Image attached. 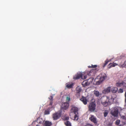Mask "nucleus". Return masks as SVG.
I'll use <instances>...</instances> for the list:
<instances>
[{
  "mask_svg": "<svg viewBox=\"0 0 126 126\" xmlns=\"http://www.w3.org/2000/svg\"><path fill=\"white\" fill-rule=\"evenodd\" d=\"M107 77L106 75L105 74L102 77L98 76L94 79V81L97 85H99L104 81Z\"/></svg>",
  "mask_w": 126,
  "mask_h": 126,
  "instance_id": "1",
  "label": "nucleus"
},
{
  "mask_svg": "<svg viewBox=\"0 0 126 126\" xmlns=\"http://www.w3.org/2000/svg\"><path fill=\"white\" fill-rule=\"evenodd\" d=\"M109 100V98L106 96H103L101 99V103L104 107H106L108 105Z\"/></svg>",
  "mask_w": 126,
  "mask_h": 126,
  "instance_id": "2",
  "label": "nucleus"
},
{
  "mask_svg": "<svg viewBox=\"0 0 126 126\" xmlns=\"http://www.w3.org/2000/svg\"><path fill=\"white\" fill-rule=\"evenodd\" d=\"M71 112H74L75 114L74 116V119L76 120H78V115L76 114H78V109L77 108L76 106L72 105L71 106Z\"/></svg>",
  "mask_w": 126,
  "mask_h": 126,
  "instance_id": "3",
  "label": "nucleus"
},
{
  "mask_svg": "<svg viewBox=\"0 0 126 126\" xmlns=\"http://www.w3.org/2000/svg\"><path fill=\"white\" fill-rule=\"evenodd\" d=\"M93 79L91 78H90L88 80L83 81L82 83L83 87H85L89 85L93 81Z\"/></svg>",
  "mask_w": 126,
  "mask_h": 126,
  "instance_id": "4",
  "label": "nucleus"
},
{
  "mask_svg": "<svg viewBox=\"0 0 126 126\" xmlns=\"http://www.w3.org/2000/svg\"><path fill=\"white\" fill-rule=\"evenodd\" d=\"M96 105L94 102L90 103L88 106L89 110L91 112L94 111L95 109Z\"/></svg>",
  "mask_w": 126,
  "mask_h": 126,
  "instance_id": "5",
  "label": "nucleus"
},
{
  "mask_svg": "<svg viewBox=\"0 0 126 126\" xmlns=\"http://www.w3.org/2000/svg\"><path fill=\"white\" fill-rule=\"evenodd\" d=\"M61 116L60 112H57L53 113L52 115V118L54 120H57L60 118Z\"/></svg>",
  "mask_w": 126,
  "mask_h": 126,
  "instance_id": "6",
  "label": "nucleus"
},
{
  "mask_svg": "<svg viewBox=\"0 0 126 126\" xmlns=\"http://www.w3.org/2000/svg\"><path fill=\"white\" fill-rule=\"evenodd\" d=\"M98 69H91L90 71H88L87 74L89 76H93L94 75L97 71H98Z\"/></svg>",
  "mask_w": 126,
  "mask_h": 126,
  "instance_id": "7",
  "label": "nucleus"
},
{
  "mask_svg": "<svg viewBox=\"0 0 126 126\" xmlns=\"http://www.w3.org/2000/svg\"><path fill=\"white\" fill-rule=\"evenodd\" d=\"M118 112V109L115 108L111 111V113L112 115L114 117H115L117 115Z\"/></svg>",
  "mask_w": 126,
  "mask_h": 126,
  "instance_id": "8",
  "label": "nucleus"
},
{
  "mask_svg": "<svg viewBox=\"0 0 126 126\" xmlns=\"http://www.w3.org/2000/svg\"><path fill=\"white\" fill-rule=\"evenodd\" d=\"M69 106V104L68 102H65L62 104L61 108L62 109L66 110L67 109Z\"/></svg>",
  "mask_w": 126,
  "mask_h": 126,
  "instance_id": "9",
  "label": "nucleus"
},
{
  "mask_svg": "<svg viewBox=\"0 0 126 126\" xmlns=\"http://www.w3.org/2000/svg\"><path fill=\"white\" fill-rule=\"evenodd\" d=\"M90 120L92 122L95 124L97 123V121L96 118L94 115H91V116L89 118Z\"/></svg>",
  "mask_w": 126,
  "mask_h": 126,
  "instance_id": "10",
  "label": "nucleus"
},
{
  "mask_svg": "<svg viewBox=\"0 0 126 126\" xmlns=\"http://www.w3.org/2000/svg\"><path fill=\"white\" fill-rule=\"evenodd\" d=\"M118 66L121 68H126V61L124 62H121L119 64Z\"/></svg>",
  "mask_w": 126,
  "mask_h": 126,
  "instance_id": "11",
  "label": "nucleus"
},
{
  "mask_svg": "<svg viewBox=\"0 0 126 126\" xmlns=\"http://www.w3.org/2000/svg\"><path fill=\"white\" fill-rule=\"evenodd\" d=\"M80 100L84 104L86 105L87 104L88 100L86 97L82 96V98Z\"/></svg>",
  "mask_w": 126,
  "mask_h": 126,
  "instance_id": "12",
  "label": "nucleus"
},
{
  "mask_svg": "<svg viewBox=\"0 0 126 126\" xmlns=\"http://www.w3.org/2000/svg\"><path fill=\"white\" fill-rule=\"evenodd\" d=\"M110 92V87H108L103 91V93L105 94H107Z\"/></svg>",
  "mask_w": 126,
  "mask_h": 126,
  "instance_id": "13",
  "label": "nucleus"
},
{
  "mask_svg": "<svg viewBox=\"0 0 126 126\" xmlns=\"http://www.w3.org/2000/svg\"><path fill=\"white\" fill-rule=\"evenodd\" d=\"M81 76H82V73H80L76 75L73 77V79H79L80 78H81Z\"/></svg>",
  "mask_w": 126,
  "mask_h": 126,
  "instance_id": "14",
  "label": "nucleus"
},
{
  "mask_svg": "<svg viewBox=\"0 0 126 126\" xmlns=\"http://www.w3.org/2000/svg\"><path fill=\"white\" fill-rule=\"evenodd\" d=\"M37 121L38 123L40 124H44V122L42 118L40 117H38L37 119Z\"/></svg>",
  "mask_w": 126,
  "mask_h": 126,
  "instance_id": "15",
  "label": "nucleus"
},
{
  "mask_svg": "<svg viewBox=\"0 0 126 126\" xmlns=\"http://www.w3.org/2000/svg\"><path fill=\"white\" fill-rule=\"evenodd\" d=\"M43 125L45 126H50L52 125L51 123L48 121L44 122Z\"/></svg>",
  "mask_w": 126,
  "mask_h": 126,
  "instance_id": "16",
  "label": "nucleus"
},
{
  "mask_svg": "<svg viewBox=\"0 0 126 126\" xmlns=\"http://www.w3.org/2000/svg\"><path fill=\"white\" fill-rule=\"evenodd\" d=\"M118 65L117 64L113 63H110L108 65V68H111L114 67L116 66H117Z\"/></svg>",
  "mask_w": 126,
  "mask_h": 126,
  "instance_id": "17",
  "label": "nucleus"
},
{
  "mask_svg": "<svg viewBox=\"0 0 126 126\" xmlns=\"http://www.w3.org/2000/svg\"><path fill=\"white\" fill-rule=\"evenodd\" d=\"M94 94L96 97H99L101 95V94L99 92L97 91L94 90Z\"/></svg>",
  "mask_w": 126,
  "mask_h": 126,
  "instance_id": "18",
  "label": "nucleus"
},
{
  "mask_svg": "<svg viewBox=\"0 0 126 126\" xmlns=\"http://www.w3.org/2000/svg\"><path fill=\"white\" fill-rule=\"evenodd\" d=\"M66 85L67 88L70 89L72 88L73 84L72 83L70 84L69 83H67L66 84Z\"/></svg>",
  "mask_w": 126,
  "mask_h": 126,
  "instance_id": "19",
  "label": "nucleus"
},
{
  "mask_svg": "<svg viewBox=\"0 0 126 126\" xmlns=\"http://www.w3.org/2000/svg\"><path fill=\"white\" fill-rule=\"evenodd\" d=\"M109 113V111L108 110H104L103 112L104 116V117H106L107 116V115Z\"/></svg>",
  "mask_w": 126,
  "mask_h": 126,
  "instance_id": "20",
  "label": "nucleus"
},
{
  "mask_svg": "<svg viewBox=\"0 0 126 126\" xmlns=\"http://www.w3.org/2000/svg\"><path fill=\"white\" fill-rule=\"evenodd\" d=\"M116 85L118 87H121L123 86V81L122 82H118L116 83Z\"/></svg>",
  "mask_w": 126,
  "mask_h": 126,
  "instance_id": "21",
  "label": "nucleus"
},
{
  "mask_svg": "<svg viewBox=\"0 0 126 126\" xmlns=\"http://www.w3.org/2000/svg\"><path fill=\"white\" fill-rule=\"evenodd\" d=\"M82 90L81 87L79 86H78L76 88V92L79 93L81 92Z\"/></svg>",
  "mask_w": 126,
  "mask_h": 126,
  "instance_id": "22",
  "label": "nucleus"
},
{
  "mask_svg": "<svg viewBox=\"0 0 126 126\" xmlns=\"http://www.w3.org/2000/svg\"><path fill=\"white\" fill-rule=\"evenodd\" d=\"M111 61V59H110L109 60L107 59L105 62V63L103 64V67H104L106 65L108 64L109 62H110Z\"/></svg>",
  "mask_w": 126,
  "mask_h": 126,
  "instance_id": "23",
  "label": "nucleus"
},
{
  "mask_svg": "<svg viewBox=\"0 0 126 126\" xmlns=\"http://www.w3.org/2000/svg\"><path fill=\"white\" fill-rule=\"evenodd\" d=\"M50 108H48L47 110H45L44 112V115H47L50 113Z\"/></svg>",
  "mask_w": 126,
  "mask_h": 126,
  "instance_id": "24",
  "label": "nucleus"
},
{
  "mask_svg": "<svg viewBox=\"0 0 126 126\" xmlns=\"http://www.w3.org/2000/svg\"><path fill=\"white\" fill-rule=\"evenodd\" d=\"M97 67V65H92L91 66H88V67L89 68H93L94 69H99V68H96Z\"/></svg>",
  "mask_w": 126,
  "mask_h": 126,
  "instance_id": "25",
  "label": "nucleus"
},
{
  "mask_svg": "<svg viewBox=\"0 0 126 126\" xmlns=\"http://www.w3.org/2000/svg\"><path fill=\"white\" fill-rule=\"evenodd\" d=\"M65 124L66 126H71V123L68 121H67L65 122Z\"/></svg>",
  "mask_w": 126,
  "mask_h": 126,
  "instance_id": "26",
  "label": "nucleus"
},
{
  "mask_svg": "<svg viewBox=\"0 0 126 126\" xmlns=\"http://www.w3.org/2000/svg\"><path fill=\"white\" fill-rule=\"evenodd\" d=\"M117 91V88L116 87H113L111 89V91L113 93L116 92Z\"/></svg>",
  "mask_w": 126,
  "mask_h": 126,
  "instance_id": "27",
  "label": "nucleus"
},
{
  "mask_svg": "<svg viewBox=\"0 0 126 126\" xmlns=\"http://www.w3.org/2000/svg\"><path fill=\"white\" fill-rule=\"evenodd\" d=\"M123 87L126 88V78H125L123 81Z\"/></svg>",
  "mask_w": 126,
  "mask_h": 126,
  "instance_id": "28",
  "label": "nucleus"
},
{
  "mask_svg": "<svg viewBox=\"0 0 126 126\" xmlns=\"http://www.w3.org/2000/svg\"><path fill=\"white\" fill-rule=\"evenodd\" d=\"M80 93L76 92V96L77 98H79L80 96Z\"/></svg>",
  "mask_w": 126,
  "mask_h": 126,
  "instance_id": "29",
  "label": "nucleus"
},
{
  "mask_svg": "<svg viewBox=\"0 0 126 126\" xmlns=\"http://www.w3.org/2000/svg\"><path fill=\"white\" fill-rule=\"evenodd\" d=\"M87 78V76L84 75L82 74V76H81V79H85Z\"/></svg>",
  "mask_w": 126,
  "mask_h": 126,
  "instance_id": "30",
  "label": "nucleus"
},
{
  "mask_svg": "<svg viewBox=\"0 0 126 126\" xmlns=\"http://www.w3.org/2000/svg\"><path fill=\"white\" fill-rule=\"evenodd\" d=\"M120 122V121L119 120H117L116 121V124L117 125H119Z\"/></svg>",
  "mask_w": 126,
  "mask_h": 126,
  "instance_id": "31",
  "label": "nucleus"
},
{
  "mask_svg": "<svg viewBox=\"0 0 126 126\" xmlns=\"http://www.w3.org/2000/svg\"><path fill=\"white\" fill-rule=\"evenodd\" d=\"M49 99L50 100V101H53V96H50L49 97Z\"/></svg>",
  "mask_w": 126,
  "mask_h": 126,
  "instance_id": "32",
  "label": "nucleus"
},
{
  "mask_svg": "<svg viewBox=\"0 0 126 126\" xmlns=\"http://www.w3.org/2000/svg\"><path fill=\"white\" fill-rule=\"evenodd\" d=\"M123 92V90L122 89H120L119 90L118 93H122Z\"/></svg>",
  "mask_w": 126,
  "mask_h": 126,
  "instance_id": "33",
  "label": "nucleus"
},
{
  "mask_svg": "<svg viewBox=\"0 0 126 126\" xmlns=\"http://www.w3.org/2000/svg\"><path fill=\"white\" fill-rule=\"evenodd\" d=\"M70 100V98L69 97L67 96L66 98V101L67 102H69Z\"/></svg>",
  "mask_w": 126,
  "mask_h": 126,
  "instance_id": "34",
  "label": "nucleus"
},
{
  "mask_svg": "<svg viewBox=\"0 0 126 126\" xmlns=\"http://www.w3.org/2000/svg\"><path fill=\"white\" fill-rule=\"evenodd\" d=\"M85 126H93L92 124L89 123H87L85 125Z\"/></svg>",
  "mask_w": 126,
  "mask_h": 126,
  "instance_id": "35",
  "label": "nucleus"
},
{
  "mask_svg": "<svg viewBox=\"0 0 126 126\" xmlns=\"http://www.w3.org/2000/svg\"><path fill=\"white\" fill-rule=\"evenodd\" d=\"M112 125V123H109L107 125V126H111Z\"/></svg>",
  "mask_w": 126,
  "mask_h": 126,
  "instance_id": "36",
  "label": "nucleus"
},
{
  "mask_svg": "<svg viewBox=\"0 0 126 126\" xmlns=\"http://www.w3.org/2000/svg\"><path fill=\"white\" fill-rule=\"evenodd\" d=\"M53 101H50V102L49 103V105H52V104L53 103Z\"/></svg>",
  "mask_w": 126,
  "mask_h": 126,
  "instance_id": "37",
  "label": "nucleus"
},
{
  "mask_svg": "<svg viewBox=\"0 0 126 126\" xmlns=\"http://www.w3.org/2000/svg\"><path fill=\"white\" fill-rule=\"evenodd\" d=\"M112 96H111V97ZM114 98H112L111 97L110 99V101L111 102L113 101H114Z\"/></svg>",
  "mask_w": 126,
  "mask_h": 126,
  "instance_id": "38",
  "label": "nucleus"
},
{
  "mask_svg": "<svg viewBox=\"0 0 126 126\" xmlns=\"http://www.w3.org/2000/svg\"><path fill=\"white\" fill-rule=\"evenodd\" d=\"M69 119V118L68 117H66L64 118L65 120H67Z\"/></svg>",
  "mask_w": 126,
  "mask_h": 126,
  "instance_id": "39",
  "label": "nucleus"
},
{
  "mask_svg": "<svg viewBox=\"0 0 126 126\" xmlns=\"http://www.w3.org/2000/svg\"><path fill=\"white\" fill-rule=\"evenodd\" d=\"M125 97H126V92H125Z\"/></svg>",
  "mask_w": 126,
  "mask_h": 126,
  "instance_id": "40",
  "label": "nucleus"
},
{
  "mask_svg": "<svg viewBox=\"0 0 126 126\" xmlns=\"http://www.w3.org/2000/svg\"><path fill=\"white\" fill-rule=\"evenodd\" d=\"M125 97V102L126 103V97Z\"/></svg>",
  "mask_w": 126,
  "mask_h": 126,
  "instance_id": "41",
  "label": "nucleus"
}]
</instances>
